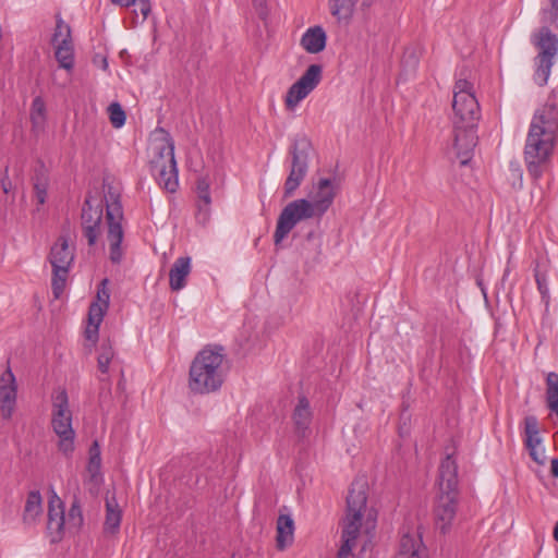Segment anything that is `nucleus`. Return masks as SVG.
Wrapping results in <instances>:
<instances>
[{
    "label": "nucleus",
    "mask_w": 558,
    "mask_h": 558,
    "mask_svg": "<svg viewBox=\"0 0 558 558\" xmlns=\"http://www.w3.org/2000/svg\"><path fill=\"white\" fill-rule=\"evenodd\" d=\"M558 135V107L547 102L533 116L524 146L529 174L538 180L550 159Z\"/></svg>",
    "instance_id": "obj_1"
},
{
    "label": "nucleus",
    "mask_w": 558,
    "mask_h": 558,
    "mask_svg": "<svg viewBox=\"0 0 558 558\" xmlns=\"http://www.w3.org/2000/svg\"><path fill=\"white\" fill-rule=\"evenodd\" d=\"M225 357L221 345H207L199 351L190 366V389L201 395L219 390L225 381Z\"/></svg>",
    "instance_id": "obj_2"
},
{
    "label": "nucleus",
    "mask_w": 558,
    "mask_h": 558,
    "mask_svg": "<svg viewBox=\"0 0 558 558\" xmlns=\"http://www.w3.org/2000/svg\"><path fill=\"white\" fill-rule=\"evenodd\" d=\"M154 156L150 160L151 173L162 189L174 193L179 186L178 168L174 158V143L168 133L166 137L153 146Z\"/></svg>",
    "instance_id": "obj_3"
},
{
    "label": "nucleus",
    "mask_w": 558,
    "mask_h": 558,
    "mask_svg": "<svg viewBox=\"0 0 558 558\" xmlns=\"http://www.w3.org/2000/svg\"><path fill=\"white\" fill-rule=\"evenodd\" d=\"M51 426L59 437V450L69 456L74 450L75 432L72 427V412L65 389L52 393Z\"/></svg>",
    "instance_id": "obj_4"
},
{
    "label": "nucleus",
    "mask_w": 558,
    "mask_h": 558,
    "mask_svg": "<svg viewBox=\"0 0 558 558\" xmlns=\"http://www.w3.org/2000/svg\"><path fill=\"white\" fill-rule=\"evenodd\" d=\"M311 140L304 135H296L289 149L291 156L290 171L283 185V197H291L305 179L308 171Z\"/></svg>",
    "instance_id": "obj_5"
},
{
    "label": "nucleus",
    "mask_w": 558,
    "mask_h": 558,
    "mask_svg": "<svg viewBox=\"0 0 558 558\" xmlns=\"http://www.w3.org/2000/svg\"><path fill=\"white\" fill-rule=\"evenodd\" d=\"M452 109V124H478L481 119V109L471 82L464 78L456 81L453 86Z\"/></svg>",
    "instance_id": "obj_6"
},
{
    "label": "nucleus",
    "mask_w": 558,
    "mask_h": 558,
    "mask_svg": "<svg viewBox=\"0 0 558 558\" xmlns=\"http://www.w3.org/2000/svg\"><path fill=\"white\" fill-rule=\"evenodd\" d=\"M48 260L52 266V293L56 299H59L65 289L70 268L74 262V252L70 248L65 236H59L51 246Z\"/></svg>",
    "instance_id": "obj_7"
},
{
    "label": "nucleus",
    "mask_w": 558,
    "mask_h": 558,
    "mask_svg": "<svg viewBox=\"0 0 558 558\" xmlns=\"http://www.w3.org/2000/svg\"><path fill=\"white\" fill-rule=\"evenodd\" d=\"M534 44L538 49L535 58L534 81L538 86H544L547 84L558 53V37L547 26H543L535 35Z\"/></svg>",
    "instance_id": "obj_8"
},
{
    "label": "nucleus",
    "mask_w": 558,
    "mask_h": 558,
    "mask_svg": "<svg viewBox=\"0 0 558 558\" xmlns=\"http://www.w3.org/2000/svg\"><path fill=\"white\" fill-rule=\"evenodd\" d=\"M110 198L106 199V219L108 223L107 241L109 242V258L113 264H119L123 257L121 243L124 236L121 221L123 208L118 195L109 192Z\"/></svg>",
    "instance_id": "obj_9"
},
{
    "label": "nucleus",
    "mask_w": 558,
    "mask_h": 558,
    "mask_svg": "<svg viewBox=\"0 0 558 558\" xmlns=\"http://www.w3.org/2000/svg\"><path fill=\"white\" fill-rule=\"evenodd\" d=\"M317 218L316 213L306 198H299L287 204L281 210L274 233L275 245L278 246L301 221Z\"/></svg>",
    "instance_id": "obj_10"
},
{
    "label": "nucleus",
    "mask_w": 558,
    "mask_h": 558,
    "mask_svg": "<svg viewBox=\"0 0 558 558\" xmlns=\"http://www.w3.org/2000/svg\"><path fill=\"white\" fill-rule=\"evenodd\" d=\"M323 68L320 64H311L302 76L293 83L286 95V106L294 108L301 100L313 92L322 80Z\"/></svg>",
    "instance_id": "obj_11"
},
{
    "label": "nucleus",
    "mask_w": 558,
    "mask_h": 558,
    "mask_svg": "<svg viewBox=\"0 0 558 558\" xmlns=\"http://www.w3.org/2000/svg\"><path fill=\"white\" fill-rule=\"evenodd\" d=\"M109 280L102 279L97 288L96 301L89 305L88 310V326L85 335L86 339L96 341L98 338L99 326L104 316L109 307L110 292L107 288Z\"/></svg>",
    "instance_id": "obj_12"
},
{
    "label": "nucleus",
    "mask_w": 558,
    "mask_h": 558,
    "mask_svg": "<svg viewBox=\"0 0 558 558\" xmlns=\"http://www.w3.org/2000/svg\"><path fill=\"white\" fill-rule=\"evenodd\" d=\"M459 493L439 492L434 506L435 526L441 534L450 531L457 514Z\"/></svg>",
    "instance_id": "obj_13"
},
{
    "label": "nucleus",
    "mask_w": 558,
    "mask_h": 558,
    "mask_svg": "<svg viewBox=\"0 0 558 558\" xmlns=\"http://www.w3.org/2000/svg\"><path fill=\"white\" fill-rule=\"evenodd\" d=\"M453 125V149L462 166L469 163L477 145V125Z\"/></svg>",
    "instance_id": "obj_14"
},
{
    "label": "nucleus",
    "mask_w": 558,
    "mask_h": 558,
    "mask_svg": "<svg viewBox=\"0 0 558 558\" xmlns=\"http://www.w3.org/2000/svg\"><path fill=\"white\" fill-rule=\"evenodd\" d=\"M102 205L100 203L93 205L92 198L87 197L82 207L81 225L83 234L87 239L89 246L97 243L101 234Z\"/></svg>",
    "instance_id": "obj_15"
},
{
    "label": "nucleus",
    "mask_w": 558,
    "mask_h": 558,
    "mask_svg": "<svg viewBox=\"0 0 558 558\" xmlns=\"http://www.w3.org/2000/svg\"><path fill=\"white\" fill-rule=\"evenodd\" d=\"M310 205L316 213L317 219H320L330 208L336 197V186L331 179H319L313 185V190L308 194Z\"/></svg>",
    "instance_id": "obj_16"
},
{
    "label": "nucleus",
    "mask_w": 558,
    "mask_h": 558,
    "mask_svg": "<svg viewBox=\"0 0 558 558\" xmlns=\"http://www.w3.org/2000/svg\"><path fill=\"white\" fill-rule=\"evenodd\" d=\"M17 395V385L15 376L8 364L7 369L0 377V410L4 420L11 418Z\"/></svg>",
    "instance_id": "obj_17"
},
{
    "label": "nucleus",
    "mask_w": 558,
    "mask_h": 558,
    "mask_svg": "<svg viewBox=\"0 0 558 558\" xmlns=\"http://www.w3.org/2000/svg\"><path fill=\"white\" fill-rule=\"evenodd\" d=\"M63 529L64 508L60 498L54 494L48 502L47 530L51 535V543H57L62 538Z\"/></svg>",
    "instance_id": "obj_18"
},
{
    "label": "nucleus",
    "mask_w": 558,
    "mask_h": 558,
    "mask_svg": "<svg viewBox=\"0 0 558 558\" xmlns=\"http://www.w3.org/2000/svg\"><path fill=\"white\" fill-rule=\"evenodd\" d=\"M458 464L452 454H447L440 462L438 474L439 492L459 493Z\"/></svg>",
    "instance_id": "obj_19"
},
{
    "label": "nucleus",
    "mask_w": 558,
    "mask_h": 558,
    "mask_svg": "<svg viewBox=\"0 0 558 558\" xmlns=\"http://www.w3.org/2000/svg\"><path fill=\"white\" fill-rule=\"evenodd\" d=\"M363 515L347 513L343 520L341 539L342 553H351L360 535Z\"/></svg>",
    "instance_id": "obj_20"
},
{
    "label": "nucleus",
    "mask_w": 558,
    "mask_h": 558,
    "mask_svg": "<svg viewBox=\"0 0 558 558\" xmlns=\"http://www.w3.org/2000/svg\"><path fill=\"white\" fill-rule=\"evenodd\" d=\"M292 420L298 435L305 437L310 430V426L313 420V411L310 404V400L303 395L298 397V402L293 410Z\"/></svg>",
    "instance_id": "obj_21"
},
{
    "label": "nucleus",
    "mask_w": 558,
    "mask_h": 558,
    "mask_svg": "<svg viewBox=\"0 0 558 558\" xmlns=\"http://www.w3.org/2000/svg\"><path fill=\"white\" fill-rule=\"evenodd\" d=\"M367 485L365 481H354L347 497V513L363 515L366 508Z\"/></svg>",
    "instance_id": "obj_22"
},
{
    "label": "nucleus",
    "mask_w": 558,
    "mask_h": 558,
    "mask_svg": "<svg viewBox=\"0 0 558 558\" xmlns=\"http://www.w3.org/2000/svg\"><path fill=\"white\" fill-rule=\"evenodd\" d=\"M191 272V258L181 256L173 263L169 272V284L172 291H180L186 284V277Z\"/></svg>",
    "instance_id": "obj_23"
},
{
    "label": "nucleus",
    "mask_w": 558,
    "mask_h": 558,
    "mask_svg": "<svg viewBox=\"0 0 558 558\" xmlns=\"http://www.w3.org/2000/svg\"><path fill=\"white\" fill-rule=\"evenodd\" d=\"M122 520V510L116 499L114 494L108 492L106 495V517L104 530L107 533L116 534L120 530Z\"/></svg>",
    "instance_id": "obj_24"
},
{
    "label": "nucleus",
    "mask_w": 558,
    "mask_h": 558,
    "mask_svg": "<svg viewBox=\"0 0 558 558\" xmlns=\"http://www.w3.org/2000/svg\"><path fill=\"white\" fill-rule=\"evenodd\" d=\"M327 36L322 26L310 27L301 38V46L308 53H318L326 47Z\"/></svg>",
    "instance_id": "obj_25"
},
{
    "label": "nucleus",
    "mask_w": 558,
    "mask_h": 558,
    "mask_svg": "<svg viewBox=\"0 0 558 558\" xmlns=\"http://www.w3.org/2000/svg\"><path fill=\"white\" fill-rule=\"evenodd\" d=\"M399 558H427L426 549L420 536L403 534L400 541Z\"/></svg>",
    "instance_id": "obj_26"
},
{
    "label": "nucleus",
    "mask_w": 558,
    "mask_h": 558,
    "mask_svg": "<svg viewBox=\"0 0 558 558\" xmlns=\"http://www.w3.org/2000/svg\"><path fill=\"white\" fill-rule=\"evenodd\" d=\"M43 513V498L39 490H32L28 493L24 512L23 522L26 525H33Z\"/></svg>",
    "instance_id": "obj_27"
},
{
    "label": "nucleus",
    "mask_w": 558,
    "mask_h": 558,
    "mask_svg": "<svg viewBox=\"0 0 558 558\" xmlns=\"http://www.w3.org/2000/svg\"><path fill=\"white\" fill-rule=\"evenodd\" d=\"M294 522L289 514H280L277 520V548L283 550L293 542Z\"/></svg>",
    "instance_id": "obj_28"
},
{
    "label": "nucleus",
    "mask_w": 558,
    "mask_h": 558,
    "mask_svg": "<svg viewBox=\"0 0 558 558\" xmlns=\"http://www.w3.org/2000/svg\"><path fill=\"white\" fill-rule=\"evenodd\" d=\"M524 446L526 449H533L542 445V437L539 435L538 420L534 415L524 417Z\"/></svg>",
    "instance_id": "obj_29"
},
{
    "label": "nucleus",
    "mask_w": 558,
    "mask_h": 558,
    "mask_svg": "<svg viewBox=\"0 0 558 558\" xmlns=\"http://www.w3.org/2000/svg\"><path fill=\"white\" fill-rule=\"evenodd\" d=\"M54 57L61 68L65 70H72L74 66V50L72 40L62 39L56 46Z\"/></svg>",
    "instance_id": "obj_30"
},
{
    "label": "nucleus",
    "mask_w": 558,
    "mask_h": 558,
    "mask_svg": "<svg viewBox=\"0 0 558 558\" xmlns=\"http://www.w3.org/2000/svg\"><path fill=\"white\" fill-rule=\"evenodd\" d=\"M33 186L38 204H45L48 190V174L44 165H40L35 169V173L33 177Z\"/></svg>",
    "instance_id": "obj_31"
},
{
    "label": "nucleus",
    "mask_w": 558,
    "mask_h": 558,
    "mask_svg": "<svg viewBox=\"0 0 558 558\" xmlns=\"http://www.w3.org/2000/svg\"><path fill=\"white\" fill-rule=\"evenodd\" d=\"M534 277L537 284V290L541 294L542 301L545 304V312H548L550 303V294L548 288V281L545 270L541 269V264L536 263L534 267Z\"/></svg>",
    "instance_id": "obj_32"
},
{
    "label": "nucleus",
    "mask_w": 558,
    "mask_h": 558,
    "mask_svg": "<svg viewBox=\"0 0 558 558\" xmlns=\"http://www.w3.org/2000/svg\"><path fill=\"white\" fill-rule=\"evenodd\" d=\"M360 3L357 0H330V12L339 21L349 19L355 4Z\"/></svg>",
    "instance_id": "obj_33"
},
{
    "label": "nucleus",
    "mask_w": 558,
    "mask_h": 558,
    "mask_svg": "<svg viewBox=\"0 0 558 558\" xmlns=\"http://www.w3.org/2000/svg\"><path fill=\"white\" fill-rule=\"evenodd\" d=\"M209 186H210V182L207 177H199L197 179V183H196L197 195H198V198L204 202V207H205V208H203V206L199 205L198 211H199V214H203L204 219H207V217H208V207L211 203Z\"/></svg>",
    "instance_id": "obj_34"
},
{
    "label": "nucleus",
    "mask_w": 558,
    "mask_h": 558,
    "mask_svg": "<svg viewBox=\"0 0 558 558\" xmlns=\"http://www.w3.org/2000/svg\"><path fill=\"white\" fill-rule=\"evenodd\" d=\"M98 351L97 367L102 374H107L110 362L114 356V351L110 340L102 341Z\"/></svg>",
    "instance_id": "obj_35"
},
{
    "label": "nucleus",
    "mask_w": 558,
    "mask_h": 558,
    "mask_svg": "<svg viewBox=\"0 0 558 558\" xmlns=\"http://www.w3.org/2000/svg\"><path fill=\"white\" fill-rule=\"evenodd\" d=\"M546 402L548 408L558 404V374L555 372L546 376Z\"/></svg>",
    "instance_id": "obj_36"
},
{
    "label": "nucleus",
    "mask_w": 558,
    "mask_h": 558,
    "mask_svg": "<svg viewBox=\"0 0 558 558\" xmlns=\"http://www.w3.org/2000/svg\"><path fill=\"white\" fill-rule=\"evenodd\" d=\"M101 466V457H100V447L99 444L95 440L89 447V460L87 465V471L90 474L92 478H95L96 475L99 474Z\"/></svg>",
    "instance_id": "obj_37"
},
{
    "label": "nucleus",
    "mask_w": 558,
    "mask_h": 558,
    "mask_svg": "<svg viewBox=\"0 0 558 558\" xmlns=\"http://www.w3.org/2000/svg\"><path fill=\"white\" fill-rule=\"evenodd\" d=\"M46 105L41 97H35L31 108V120L34 126H40L46 119Z\"/></svg>",
    "instance_id": "obj_38"
},
{
    "label": "nucleus",
    "mask_w": 558,
    "mask_h": 558,
    "mask_svg": "<svg viewBox=\"0 0 558 558\" xmlns=\"http://www.w3.org/2000/svg\"><path fill=\"white\" fill-rule=\"evenodd\" d=\"M109 120L113 128L120 129L124 125L126 116L119 102H112L108 107Z\"/></svg>",
    "instance_id": "obj_39"
},
{
    "label": "nucleus",
    "mask_w": 558,
    "mask_h": 558,
    "mask_svg": "<svg viewBox=\"0 0 558 558\" xmlns=\"http://www.w3.org/2000/svg\"><path fill=\"white\" fill-rule=\"evenodd\" d=\"M62 39L72 40L71 29L70 26L66 25L61 17H58L52 43L54 46H57Z\"/></svg>",
    "instance_id": "obj_40"
},
{
    "label": "nucleus",
    "mask_w": 558,
    "mask_h": 558,
    "mask_svg": "<svg viewBox=\"0 0 558 558\" xmlns=\"http://www.w3.org/2000/svg\"><path fill=\"white\" fill-rule=\"evenodd\" d=\"M112 3L118 4L120 7L129 8L131 5H135L137 2L140 4V9L145 20L150 13V3L149 0H111Z\"/></svg>",
    "instance_id": "obj_41"
},
{
    "label": "nucleus",
    "mask_w": 558,
    "mask_h": 558,
    "mask_svg": "<svg viewBox=\"0 0 558 558\" xmlns=\"http://www.w3.org/2000/svg\"><path fill=\"white\" fill-rule=\"evenodd\" d=\"M551 8L543 10L544 22H555L558 19V0H550Z\"/></svg>",
    "instance_id": "obj_42"
},
{
    "label": "nucleus",
    "mask_w": 558,
    "mask_h": 558,
    "mask_svg": "<svg viewBox=\"0 0 558 558\" xmlns=\"http://www.w3.org/2000/svg\"><path fill=\"white\" fill-rule=\"evenodd\" d=\"M527 451H529L531 459L534 462H536L539 465L545 464L546 456H545V449L542 445H539V447H536V448L533 447V449H527Z\"/></svg>",
    "instance_id": "obj_43"
},
{
    "label": "nucleus",
    "mask_w": 558,
    "mask_h": 558,
    "mask_svg": "<svg viewBox=\"0 0 558 558\" xmlns=\"http://www.w3.org/2000/svg\"><path fill=\"white\" fill-rule=\"evenodd\" d=\"M70 520L74 521L76 525H81L83 523V514L81 507L77 502H73L69 510Z\"/></svg>",
    "instance_id": "obj_44"
},
{
    "label": "nucleus",
    "mask_w": 558,
    "mask_h": 558,
    "mask_svg": "<svg viewBox=\"0 0 558 558\" xmlns=\"http://www.w3.org/2000/svg\"><path fill=\"white\" fill-rule=\"evenodd\" d=\"M253 4L259 19L265 21L268 16L266 0H253Z\"/></svg>",
    "instance_id": "obj_45"
},
{
    "label": "nucleus",
    "mask_w": 558,
    "mask_h": 558,
    "mask_svg": "<svg viewBox=\"0 0 558 558\" xmlns=\"http://www.w3.org/2000/svg\"><path fill=\"white\" fill-rule=\"evenodd\" d=\"M550 473L553 477L558 478V458L551 460Z\"/></svg>",
    "instance_id": "obj_46"
},
{
    "label": "nucleus",
    "mask_w": 558,
    "mask_h": 558,
    "mask_svg": "<svg viewBox=\"0 0 558 558\" xmlns=\"http://www.w3.org/2000/svg\"><path fill=\"white\" fill-rule=\"evenodd\" d=\"M99 60V64L100 66L102 68V70H107L108 68V61H107V58L106 57H102V56H99L97 54L94 59V62L97 63Z\"/></svg>",
    "instance_id": "obj_47"
},
{
    "label": "nucleus",
    "mask_w": 558,
    "mask_h": 558,
    "mask_svg": "<svg viewBox=\"0 0 558 558\" xmlns=\"http://www.w3.org/2000/svg\"><path fill=\"white\" fill-rule=\"evenodd\" d=\"M11 185L8 177L5 179H2V190L4 193L9 192V186Z\"/></svg>",
    "instance_id": "obj_48"
},
{
    "label": "nucleus",
    "mask_w": 558,
    "mask_h": 558,
    "mask_svg": "<svg viewBox=\"0 0 558 558\" xmlns=\"http://www.w3.org/2000/svg\"><path fill=\"white\" fill-rule=\"evenodd\" d=\"M350 554L351 553H345L343 554L342 553V547L339 548V551H338V555H337V558H350Z\"/></svg>",
    "instance_id": "obj_49"
},
{
    "label": "nucleus",
    "mask_w": 558,
    "mask_h": 558,
    "mask_svg": "<svg viewBox=\"0 0 558 558\" xmlns=\"http://www.w3.org/2000/svg\"><path fill=\"white\" fill-rule=\"evenodd\" d=\"M362 7H369L372 3V0H357Z\"/></svg>",
    "instance_id": "obj_50"
},
{
    "label": "nucleus",
    "mask_w": 558,
    "mask_h": 558,
    "mask_svg": "<svg viewBox=\"0 0 558 558\" xmlns=\"http://www.w3.org/2000/svg\"><path fill=\"white\" fill-rule=\"evenodd\" d=\"M554 538L558 542V521L556 522L554 527Z\"/></svg>",
    "instance_id": "obj_51"
},
{
    "label": "nucleus",
    "mask_w": 558,
    "mask_h": 558,
    "mask_svg": "<svg viewBox=\"0 0 558 558\" xmlns=\"http://www.w3.org/2000/svg\"><path fill=\"white\" fill-rule=\"evenodd\" d=\"M315 236V232L314 231H310L306 235L307 240H311L312 238Z\"/></svg>",
    "instance_id": "obj_52"
}]
</instances>
